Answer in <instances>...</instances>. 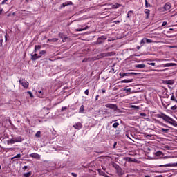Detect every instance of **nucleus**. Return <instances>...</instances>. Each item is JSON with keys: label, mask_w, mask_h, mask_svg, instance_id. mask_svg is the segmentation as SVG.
<instances>
[{"label": "nucleus", "mask_w": 177, "mask_h": 177, "mask_svg": "<svg viewBox=\"0 0 177 177\" xmlns=\"http://www.w3.org/2000/svg\"><path fill=\"white\" fill-rule=\"evenodd\" d=\"M148 64H149V66H156V63L154 62L148 63Z\"/></svg>", "instance_id": "52"}, {"label": "nucleus", "mask_w": 177, "mask_h": 177, "mask_svg": "<svg viewBox=\"0 0 177 177\" xmlns=\"http://www.w3.org/2000/svg\"><path fill=\"white\" fill-rule=\"evenodd\" d=\"M59 37L62 39V42H66V40L67 39V36H66L63 33H59Z\"/></svg>", "instance_id": "11"}, {"label": "nucleus", "mask_w": 177, "mask_h": 177, "mask_svg": "<svg viewBox=\"0 0 177 177\" xmlns=\"http://www.w3.org/2000/svg\"><path fill=\"white\" fill-rule=\"evenodd\" d=\"M68 5H73V2L69 1L68 3H63L61 6V8H66V6H68Z\"/></svg>", "instance_id": "19"}, {"label": "nucleus", "mask_w": 177, "mask_h": 177, "mask_svg": "<svg viewBox=\"0 0 177 177\" xmlns=\"http://www.w3.org/2000/svg\"><path fill=\"white\" fill-rule=\"evenodd\" d=\"M176 109H177L176 105H174V106L171 107V110H176Z\"/></svg>", "instance_id": "42"}, {"label": "nucleus", "mask_w": 177, "mask_h": 177, "mask_svg": "<svg viewBox=\"0 0 177 177\" xmlns=\"http://www.w3.org/2000/svg\"><path fill=\"white\" fill-rule=\"evenodd\" d=\"M151 136H153V135H151V134H147L146 135V138H151Z\"/></svg>", "instance_id": "54"}, {"label": "nucleus", "mask_w": 177, "mask_h": 177, "mask_svg": "<svg viewBox=\"0 0 177 177\" xmlns=\"http://www.w3.org/2000/svg\"><path fill=\"white\" fill-rule=\"evenodd\" d=\"M126 136H127V138H129V139H131V138H129V133H126Z\"/></svg>", "instance_id": "59"}, {"label": "nucleus", "mask_w": 177, "mask_h": 177, "mask_svg": "<svg viewBox=\"0 0 177 177\" xmlns=\"http://www.w3.org/2000/svg\"><path fill=\"white\" fill-rule=\"evenodd\" d=\"M84 110H85V106H84V105H82L79 109V113H84Z\"/></svg>", "instance_id": "28"}, {"label": "nucleus", "mask_w": 177, "mask_h": 177, "mask_svg": "<svg viewBox=\"0 0 177 177\" xmlns=\"http://www.w3.org/2000/svg\"><path fill=\"white\" fill-rule=\"evenodd\" d=\"M136 68H145L146 67L145 64H140L135 66Z\"/></svg>", "instance_id": "16"}, {"label": "nucleus", "mask_w": 177, "mask_h": 177, "mask_svg": "<svg viewBox=\"0 0 177 177\" xmlns=\"http://www.w3.org/2000/svg\"><path fill=\"white\" fill-rule=\"evenodd\" d=\"M88 28H89V26H86L84 28H78V29H76V31H85V30H88Z\"/></svg>", "instance_id": "23"}, {"label": "nucleus", "mask_w": 177, "mask_h": 177, "mask_svg": "<svg viewBox=\"0 0 177 177\" xmlns=\"http://www.w3.org/2000/svg\"><path fill=\"white\" fill-rule=\"evenodd\" d=\"M138 74L139 73H133V72L130 73V75H138Z\"/></svg>", "instance_id": "46"}, {"label": "nucleus", "mask_w": 177, "mask_h": 177, "mask_svg": "<svg viewBox=\"0 0 177 177\" xmlns=\"http://www.w3.org/2000/svg\"><path fill=\"white\" fill-rule=\"evenodd\" d=\"M42 48L41 45H35V48L37 50H39V49H41Z\"/></svg>", "instance_id": "35"}, {"label": "nucleus", "mask_w": 177, "mask_h": 177, "mask_svg": "<svg viewBox=\"0 0 177 177\" xmlns=\"http://www.w3.org/2000/svg\"><path fill=\"white\" fill-rule=\"evenodd\" d=\"M64 110H67V106H63L61 109V111H64Z\"/></svg>", "instance_id": "45"}, {"label": "nucleus", "mask_w": 177, "mask_h": 177, "mask_svg": "<svg viewBox=\"0 0 177 177\" xmlns=\"http://www.w3.org/2000/svg\"><path fill=\"white\" fill-rule=\"evenodd\" d=\"M73 128H75V129H81V128H82V124L80 122H77L73 125Z\"/></svg>", "instance_id": "10"}, {"label": "nucleus", "mask_w": 177, "mask_h": 177, "mask_svg": "<svg viewBox=\"0 0 177 177\" xmlns=\"http://www.w3.org/2000/svg\"><path fill=\"white\" fill-rule=\"evenodd\" d=\"M169 124L170 125H173V127H177V122L174 119H171Z\"/></svg>", "instance_id": "21"}, {"label": "nucleus", "mask_w": 177, "mask_h": 177, "mask_svg": "<svg viewBox=\"0 0 177 177\" xmlns=\"http://www.w3.org/2000/svg\"><path fill=\"white\" fill-rule=\"evenodd\" d=\"M144 12H145V13H146V15H147L145 19H149V16H150V10H149V9H145Z\"/></svg>", "instance_id": "18"}, {"label": "nucleus", "mask_w": 177, "mask_h": 177, "mask_svg": "<svg viewBox=\"0 0 177 177\" xmlns=\"http://www.w3.org/2000/svg\"><path fill=\"white\" fill-rule=\"evenodd\" d=\"M151 5L147 2V0H145V8H150Z\"/></svg>", "instance_id": "34"}, {"label": "nucleus", "mask_w": 177, "mask_h": 177, "mask_svg": "<svg viewBox=\"0 0 177 177\" xmlns=\"http://www.w3.org/2000/svg\"><path fill=\"white\" fill-rule=\"evenodd\" d=\"M48 42H57L59 38L48 39Z\"/></svg>", "instance_id": "22"}, {"label": "nucleus", "mask_w": 177, "mask_h": 177, "mask_svg": "<svg viewBox=\"0 0 177 177\" xmlns=\"http://www.w3.org/2000/svg\"><path fill=\"white\" fill-rule=\"evenodd\" d=\"M176 64L175 63H167L163 64V67H175Z\"/></svg>", "instance_id": "12"}, {"label": "nucleus", "mask_w": 177, "mask_h": 177, "mask_svg": "<svg viewBox=\"0 0 177 177\" xmlns=\"http://www.w3.org/2000/svg\"><path fill=\"white\" fill-rule=\"evenodd\" d=\"M131 107L132 109H139V106H136L135 105H133Z\"/></svg>", "instance_id": "57"}, {"label": "nucleus", "mask_w": 177, "mask_h": 177, "mask_svg": "<svg viewBox=\"0 0 177 177\" xmlns=\"http://www.w3.org/2000/svg\"><path fill=\"white\" fill-rule=\"evenodd\" d=\"M144 39L145 41V44H151V42H153V40H151L150 39L144 38Z\"/></svg>", "instance_id": "27"}, {"label": "nucleus", "mask_w": 177, "mask_h": 177, "mask_svg": "<svg viewBox=\"0 0 177 177\" xmlns=\"http://www.w3.org/2000/svg\"><path fill=\"white\" fill-rule=\"evenodd\" d=\"M71 175H72V176H73V177H77V176H78V175H77V174H75V173H71Z\"/></svg>", "instance_id": "48"}, {"label": "nucleus", "mask_w": 177, "mask_h": 177, "mask_svg": "<svg viewBox=\"0 0 177 177\" xmlns=\"http://www.w3.org/2000/svg\"><path fill=\"white\" fill-rule=\"evenodd\" d=\"M156 117L157 118H162V120L166 122H168V124H170L171 121H172V118L165 115L163 113H162L161 114H157Z\"/></svg>", "instance_id": "1"}, {"label": "nucleus", "mask_w": 177, "mask_h": 177, "mask_svg": "<svg viewBox=\"0 0 177 177\" xmlns=\"http://www.w3.org/2000/svg\"><path fill=\"white\" fill-rule=\"evenodd\" d=\"M2 12H3V9L0 8V15H2Z\"/></svg>", "instance_id": "58"}, {"label": "nucleus", "mask_w": 177, "mask_h": 177, "mask_svg": "<svg viewBox=\"0 0 177 177\" xmlns=\"http://www.w3.org/2000/svg\"><path fill=\"white\" fill-rule=\"evenodd\" d=\"M114 23H115V24L120 23V21H115Z\"/></svg>", "instance_id": "64"}, {"label": "nucleus", "mask_w": 177, "mask_h": 177, "mask_svg": "<svg viewBox=\"0 0 177 177\" xmlns=\"http://www.w3.org/2000/svg\"><path fill=\"white\" fill-rule=\"evenodd\" d=\"M159 131L160 132H164V133H168V132H169V129L160 128Z\"/></svg>", "instance_id": "20"}, {"label": "nucleus", "mask_w": 177, "mask_h": 177, "mask_svg": "<svg viewBox=\"0 0 177 177\" xmlns=\"http://www.w3.org/2000/svg\"><path fill=\"white\" fill-rule=\"evenodd\" d=\"M19 84L23 86V88H24V89H28V86L30 85V84L28 83V82H27V80H26V79H20Z\"/></svg>", "instance_id": "3"}, {"label": "nucleus", "mask_w": 177, "mask_h": 177, "mask_svg": "<svg viewBox=\"0 0 177 177\" xmlns=\"http://www.w3.org/2000/svg\"><path fill=\"white\" fill-rule=\"evenodd\" d=\"M115 106H117V104H105V107H106V109H111V110H114V109H115Z\"/></svg>", "instance_id": "7"}, {"label": "nucleus", "mask_w": 177, "mask_h": 177, "mask_svg": "<svg viewBox=\"0 0 177 177\" xmlns=\"http://www.w3.org/2000/svg\"><path fill=\"white\" fill-rule=\"evenodd\" d=\"M30 56H31L32 62H35V60H38V59H41V56L38 55V54L37 53H35V54L32 53Z\"/></svg>", "instance_id": "5"}, {"label": "nucleus", "mask_w": 177, "mask_h": 177, "mask_svg": "<svg viewBox=\"0 0 177 177\" xmlns=\"http://www.w3.org/2000/svg\"><path fill=\"white\" fill-rule=\"evenodd\" d=\"M119 75L121 78H124V77H125V73H120Z\"/></svg>", "instance_id": "39"}, {"label": "nucleus", "mask_w": 177, "mask_h": 177, "mask_svg": "<svg viewBox=\"0 0 177 177\" xmlns=\"http://www.w3.org/2000/svg\"><path fill=\"white\" fill-rule=\"evenodd\" d=\"M117 146V142H115L113 144V149H115Z\"/></svg>", "instance_id": "55"}, {"label": "nucleus", "mask_w": 177, "mask_h": 177, "mask_svg": "<svg viewBox=\"0 0 177 177\" xmlns=\"http://www.w3.org/2000/svg\"><path fill=\"white\" fill-rule=\"evenodd\" d=\"M98 99H99V95H96L95 100H98Z\"/></svg>", "instance_id": "63"}, {"label": "nucleus", "mask_w": 177, "mask_h": 177, "mask_svg": "<svg viewBox=\"0 0 177 177\" xmlns=\"http://www.w3.org/2000/svg\"><path fill=\"white\" fill-rule=\"evenodd\" d=\"M15 143H16L15 138L7 141V145H13Z\"/></svg>", "instance_id": "17"}, {"label": "nucleus", "mask_w": 177, "mask_h": 177, "mask_svg": "<svg viewBox=\"0 0 177 177\" xmlns=\"http://www.w3.org/2000/svg\"><path fill=\"white\" fill-rule=\"evenodd\" d=\"M140 115L141 117H146V115H146L145 113H140Z\"/></svg>", "instance_id": "43"}, {"label": "nucleus", "mask_w": 177, "mask_h": 177, "mask_svg": "<svg viewBox=\"0 0 177 177\" xmlns=\"http://www.w3.org/2000/svg\"><path fill=\"white\" fill-rule=\"evenodd\" d=\"M131 13H133V11L130 10V11H129V12H127V19H131V16H132V15H131Z\"/></svg>", "instance_id": "30"}, {"label": "nucleus", "mask_w": 177, "mask_h": 177, "mask_svg": "<svg viewBox=\"0 0 177 177\" xmlns=\"http://www.w3.org/2000/svg\"><path fill=\"white\" fill-rule=\"evenodd\" d=\"M164 84H166V85H174V84H175V80H165L164 82Z\"/></svg>", "instance_id": "13"}, {"label": "nucleus", "mask_w": 177, "mask_h": 177, "mask_svg": "<svg viewBox=\"0 0 177 177\" xmlns=\"http://www.w3.org/2000/svg\"><path fill=\"white\" fill-rule=\"evenodd\" d=\"M29 156L35 160H41V156L37 153H30Z\"/></svg>", "instance_id": "6"}, {"label": "nucleus", "mask_w": 177, "mask_h": 177, "mask_svg": "<svg viewBox=\"0 0 177 177\" xmlns=\"http://www.w3.org/2000/svg\"><path fill=\"white\" fill-rule=\"evenodd\" d=\"M167 21H163L162 24V27H164L165 26H167Z\"/></svg>", "instance_id": "49"}, {"label": "nucleus", "mask_w": 177, "mask_h": 177, "mask_svg": "<svg viewBox=\"0 0 177 177\" xmlns=\"http://www.w3.org/2000/svg\"><path fill=\"white\" fill-rule=\"evenodd\" d=\"M38 93H39V97H44V93L41 91H38Z\"/></svg>", "instance_id": "40"}, {"label": "nucleus", "mask_w": 177, "mask_h": 177, "mask_svg": "<svg viewBox=\"0 0 177 177\" xmlns=\"http://www.w3.org/2000/svg\"><path fill=\"white\" fill-rule=\"evenodd\" d=\"M113 111H116V113H122V111H121V109H118V106L117 105L115 106Z\"/></svg>", "instance_id": "24"}, {"label": "nucleus", "mask_w": 177, "mask_h": 177, "mask_svg": "<svg viewBox=\"0 0 177 177\" xmlns=\"http://www.w3.org/2000/svg\"><path fill=\"white\" fill-rule=\"evenodd\" d=\"M159 167H177V162L176 163H168L166 165H160Z\"/></svg>", "instance_id": "8"}, {"label": "nucleus", "mask_w": 177, "mask_h": 177, "mask_svg": "<svg viewBox=\"0 0 177 177\" xmlns=\"http://www.w3.org/2000/svg\"><path fill=\"white\" fill-rule=\"evenodd\" d=\"M36 138H41V131H37L35 134Z\"/></svg>", "instance_id": "38"}, {"label": "nucleus", "mask_w": 177, "mask_h": 177, "mask_svg": "<svg viewBox=\"0 0 177 177\" xmlns=\"http://www.w3.org/2000/svg\"><path fill=\"white\" fill-rule=\"evenodd\" d=\"M146 44V41L145 40V39L143 38L141 41H140V46H145V44Z\"/></svg>", "instance_id": "33"}, {"label": "nucleus", "mask_w": 177, "mask_h": 177, "mask_svg": "<svg viewBox=\"0 0 177 177\" xmlns=\"http://www.w3.org/2000/svg\"><path fill=\"white\" fill-rule=\"evenodd\" d=\"M84 93H85V95H89V90H86L85 91H84Z\"/></svg>", "instance_id": "51"}, {"label": "nucleus", "mask_w": 177, "mask_h": 177, "mask_svg": "<svg viewBox=\"0 0 177 177\" xmlns=\"http://www.w3.org/2000/svg\"><path fill=\"white\" fill-rule=\"evenodd\" d=\"M32 174V173L31 171H29L28 173L24 174V177H30Z\"/></svg>", "instance_id": "29"}, {"label": "nucleus", "mask_w": 177, "mask_h": 177, "mask_svg": "<svg viewBox=\"0 0 177 177\" xmlns=\"http://www.w3.org/2000/svg\"><path fill=\"white\" fill-rule=\"evenodd\" d=\"M120 6H121V4L115 3V5L113 6V9H118V8H120Z\"/></svg>", "instance_id": "31"}, {"label": "nucleus", "mask_w": 177, "mask_h": 177, "mask_svg": "<svg viewBox=\"0 0 177 177\" xmlns=\"http://www.w3.org/2000/svg\"><path fill=\"white\" fill-rule=\"evenodd\" d=\"M125 77H129L131 76V73H124Z\"/></svg>", "instance_id": "47"}, {"label": "nucleus", "mask_w": 177, "mask_h": 177, "mask_svg": "<svg viewBox=\"0 0 177 177\" xmlns=\"http://www.w3.org/2000/svg\"><path fill=\"white\" fill-rule=\"evenodd\" d=\"M162 127H165V128H169V127H168L167 124L162 123Z\"/></svg>", "instance_id": "56"}, {"label": "nucleus", "mask_w": 177, "mask_h": 177, "mask_svg": "<svg viewBox=\"0 0 177 177\" xmlns=\"http://www.w3.org/2000/svg\"><path fill=\"white\" fill-rule=\"evenodd\" d=\"M123 91H124V92H126V93L127 95H129V93H131V88H124Z\"/></svg>", "instance_id": "26"}, {"label": "nucleus", "mask_w": 177, "mask_h": 177, "mask_svg": "<svg viewBox=\"0 0 177 177\" xmlns=\"http://www.w3.org/2000/svg\"><path fill=\"white\" fill-rule=\"evenodd\" d=\"M133 79H124V80H122L120 82H121V84H128V83H129V82H133Z\"/></svg>", "instance_id": "14"}, {"label": "nucleus", "mask_w": 177, "mask_h": 177, "mask_svg": "<svg viewBox=\"0 0 177 177\" xmlns=\"http://www.w3.org/2000/svg\"><path fill=\"white\" fill-rule=\"evenodd\" d=\"M129 162H133V160L131 158H128Z\"/></svg>", "instance_id": "44"}, {"label": "nucleus", "mask_w": 177, "mask_h": 177, "mask_svg": "<svg viewBox=\"0 0 177 177\" xmlns=\"http://www.w3.org/2000/svg\"><path fill=\"white\" fill-rule=\"evenodd\" d=\"M156 156H157L158 157H161V156H162V152L158 151L156 153Z\"/></svg>", "instance_id": "36"}, {"label": "nucleus", "mask_w": 177, "mask_h": 177, "mask_svg": "<svg viewBox=\"0 0 177 177\" xmlns=\"http://www.w3.org/2000/svg\"><path fill=\"white\" fill-rule=\"evenodd\" d=\"M106 114H111V111L109 112V111H105Z\"/></svg>", "instance_id": "62"}, {"label": "nucleus", "mask_w": 177, "mask_h": 177, "mask_svg": "<svg viewBox=\"0 0 177 177\" xmlns=\"http://www.w3.org/2000/svg\"><path fill=\"white\" fill-rule=\"evenodd\" d=\"M28 168V166H24V167H23V169H27Z\"/></svg>", "instance_id": "60"}, {"label": "nucleus", "mask_w": 177, "mask_h": 177, "mask_svg": "<svg viewBox=\"0 0 177 177\" xmlns=\"http://www.w3.org/2000/svg\"><path fill=\"white\" fill-rule=\"evenodd\" d=\"M140 48H142V46H137V49H138V50H139V49H140Z\"/></svg>", "instance_id": "61"}, {"label": "nucleus", "mask_w": 177, "mask_h": 177, "mask_svg": "<svg viewBox=\"0 0 177 177\" xmlns=\"http://www.w3.org/2000/svg\"><path fill=\"white\" fill-rule=\"evenodd\" d=\"M171 8V6L170 3H166L163 7V9H165V12H168Z\"/></svg>", "instance_id": "9"}, {"label": "nucleus", "mask_w": 177, "mask_h": 177, "mask_svg": "<svg viewBox=\"0 0 177 177\" xmlns=\"http://www.w3.org/2000/svg\"><path fill=\"white\" fill-rule=\"evenodd\" d=\"M112 165L113 167L116 170V172L119 176L125 174V171L122 170V168H121V167H120V165H118L117 163H113Z\"/></svg>", "instance_id": "2"}, {"label": "nucleus", "mask_w": 177, "mask_h": 177, "mask_svg": "<svg viewBox=\"0 0 177 177\" xmlns=\"http://www.w3.org/2000/svg\"><path fill=\"white\" fill-rule=\"evenodd\" d=\"M44 55H46V50H45L40 51L39 56H40V57H41L42 56H44Z\"/></svg>", "instance_id": "25"}, {"label": "nucleus", "mask_w": 177, "mask_h": 177, "mask_svg": "<svg viewBox=\"0 0 177 177\" xmlns=\"http://www.w3.org/2000/svg\"><path fill=\"white\" fill-rule=\"evenodd\" d=\"M28 93L31 97H34V94H32L31 91H28Z\"/></svg>", "instance_id": "41"}, {"label": "nucleus", "mask_w": 177, "mask_h": 177, "mask_svg": "<svg viewBox=\"0 0 177 177\" xmlns=\"http://www.w3.org/2000/svg\"><path fill=\"white\" fill-rule=\"evenodd\" d=\"M14 139L15 140V143H17L19 142H23L24 140V139L21 138V136L15 137L14 138Z\"/></svg>", "instance_id": "15"}, {"label": "nucleus", "mask_w": 177, "mask_h": 177, "mask_svg": "<svg viewBox=\"0 0 177 177\" xmlns=\"http://www.w3.org/2000/svg\"><path fill=\"white\" fill-rule=\"evenodd\" d=\"M119 125H120V123H118V122H115V123H113V128H118Z\"/></svg>", "instance_id": "37"}, {"label": "nucleus", "mask_w": 177, "mask_h": 177, "mask_svg": "<svg viewBox=\"0 0 177 177\" xmlns=\"http://www.w3.org/2000/svg\"><path fill=\"white\" fill-rule=\"evenodd\" d=\"M6 2H8V0H3V1L1 2V5H5V3H6Z\"/></svg>", "instance_id": "53"}, {"label": "nucleus", "mask_w": 177, "mask_h": 177, "mask_svg": "<svg viewBox=\"0 0 177 177\" xmlns=\"http://www.w3.org/2000/svg\"><path fill=\"white\" fill-rule=\"evenodd\" d=\"M106 39H107V37L102 35L97 38L95 44H96V45H100V44H104V41H106Z\"/></svg>", "instance_id": "4"}, {"label": "nucleus", "mask_w": 177, "mask_h": 177, "mask_svg": "<svg viewBox=\"0 0 177 177\" xmlns=\"http://www.w3.org/2000/svg\"><path fill=\"white\" fill-rule=\"evenodd\" d=\"M3 43V39H0V47L2 46V44Z\"/></svg>", "instance_id": "50"}, {"label": "nucleus", "mask_w": 177, "mask_h": 177, "mask_svg": "<svg viewBox=\"0 0 177 177\" xmlns=\"http://www.w3.org/2000/svg\"><path fill=\"white\" fill-rule=\"evenodd\" d=\"M21 157V154L18 153L17 155H16L15 156L11 158V160H15V158H20Z\"/></svg>", "instance_id": "32"}]
</instances>
